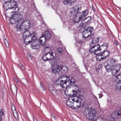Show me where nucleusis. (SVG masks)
Instances as JSON below:
<instances>
[{"label":"nucleus","mask_w":121,"mask_h":121,"mask_svg":"<svg viewBox=\"0 0 121 121\" xmlns=\"http://www.w3.org/2000/svg\"><path fill=\"white\" fill-rule=\"evenodd\" d=\"M81 99L77 97H71L67 100L66 104L69 107L74 109H78L81 105Z\"/></svg>","instance_id":"nucleus-1"},{"label":"nucleus","mask_w":121,"mask_h":121,"mask_svg":"<svg viewBox=\"0 0 121 121\" xmlns=\"http://www.w3.org/2000/svg\"><path fill=\"white\" fill-rule=\"evenodd\" d=\"M83 112L88 119L93 121L95 120L96 113L94 109L88 108L85 109Z\"/></svg>","instance_id":"nucleus-2"},{"label":"nucleus","mask_w":121,"mask_h":121,"mask_svg":"<svg viewBox=\"0 0 121 121\" xmlns=\"http://www.w3.org/2000/svg\"><path fill=\"white\" fill-rule=\"evenodd\" d=\"M100 46L99 44L93 45L91 44L90 45L89 52L91 53L95 54L98 51H100L101 50Z\"/></svg>","instance_id":"nucleus-3"},{"label":"nucleus","mask_w":121,"mask_h":121,"mask_svg":"<svg viewBox=\"0 0 121 121\" xmlns=\"http://www.w3.org/2000/svg\"><path fill=\"white\" fill-rule=\"evenodd\" d=\"M66 79L60 80V86L63 88L69 89L70 87L69 85V78L66 76L65 77Z\"/></svg>","instance_id":"nucleus-4"},{"label":"nucleus","mask_w":121,"mask_h":121,"mask_svg":"<svg viewBox=\"0 0 121 121\" xmlns=\"http://www.w3.org/2000/svg\"><path fill=\"white\" fill-rule=\"evenodd\" d=\"M53 52H48L46 53L42 57V59L44 61H49L53 60L54 58V56L53 54Z\"/></svg>","instance_id":"nucleus-5"},{"label":"nucleus","mask_w":121,"mask_h":121,"mask_svg":"<svg viewBox=\"0 0 121 121\" xmlns=\"http://www.w3.org/2000/svg\"><path fill=\"white\" fill-rule=\"evenodd\" d=\"M19 22L21 25H22V29L23 30L24 29L25 30L29 28L30 22L29 20L27 19L24 21L23 20L22 21H20Z\"/></svg>","instance_id":"nucleus-6"},{"label":"nucleus","mask_w":121,"mask_h":121,"mask_svg":"<svg viewBox=\"0 0 121 121\" xmlns=\"http://www.w3.org/2000/svg\"><path fill=\"white\" fill-rule=\"evenodd\" d=\"M81 6L80 5L75 6L70 11V14L73 16L77 15L78 13L81 11Z\"/></svg>","instance_id":"nucleus-7"},{"label":"nucleus","mask_w":121,"mask_h":121,"mask_svg":"<svg viewBox=\"0 0 121 121\" xmlns=\"http://www.w3.org/2000/svg\"><path fill=\"white\" fill-rule=\"evenodd\" d=\"M13 6H15V3H13L12 2H8L6 1L3 5V7L4 9L7 10L9 9H12Z\"/></svg>","instance_id":"nucleus-8"},{"label":"nucleus","mask_w":121,"mask_h":121,"mask_svg":"<svg viewBox=\"0 0 121 121\" xmlns=\"http://www.w3.org/2000/svg\"><path fill=\"white\" fill-rule=\"evenodd\" d=\"M26 31H24L23 34V37L24 39V43L26 44H29V41H26V39L27 38H29L31 36V34H30V32L27 30H26Z\"/></svg>","instance_id":"nucleus-9"},{"label":"nucleus","mask_w":121,"mask_h":121,"mask_svg":"<svg viewBox=\"0 0 121 121\" xmlns=\"http://www.w3.org/2000/svg\"><path fill=\"white\" fill-rule=\"evenodd\" d=\"M80 11L77 14H78V15L79 18V19L80 20H82V21L83 19L88 14V11L87 10H86L84 12H81Z\"/></svg>","instance_id":"nucleus-10"},{"label":"nucleus","mask_w":121,"mask_h":121,"mask_svg":"<svg viewBox=\"0 0 121 121\" xmlns=\"http://www.w3.org/2000/svg\"><path fill=\"white\" fill-rule=\"evenodd\" d=\"M116 78L117 79H119V81L116 85V88L118 90H121V74L117 75Z\"/></svg>","instance_id":"nucleus-11"},{"label":"nucleus","mask_w":121,"mask_h":121,"mask_svg":"<svg viewBox=\"0 0 121 121\" xmlns=\"http://www.w3.org/2000/svg\"><path fill=\"white\" fill-rule=\"evenodd\" d=\"M13 16L17 21V23H20V21H22L23 20L22 19L23 17L22 15L19 13L14 14Z\"/></svg>","instance_id":"nucleus-12"},{"label":"nucleus","mask_w":121,"mask_h":121,"mask_svg":"<svg viewBox=\"0 0 121 121\" xmlns=\"http://www.w3.org/2000/svg\"><path fill=\"white\" fill-rule=\"evenodd\" d=\"M42 36L39 39V42L41 46L44 45L46 44L47 39L44 37V35L43 34Z\"/></svg>","instance_id":"nucleus-13"},{"label":"nucleus","mask_w":121,"mask_h":121,"mask_svg":"<svg viewBox=\"0 0 121 121\" xmlns=\"http://www.w3.org/2000/svg\"><path fill=\"white\" fill-rule=\"evenodd\" d=\"M117 60L113 58L108 60L107 61V63L110 65L111 66H112L114 67V65H115V66H116V65L115 64V63H117Z\"/></svg>","instance_id":"nucleus-14"},{"label":"nucleus","mask_w":121,"mask_h":121,"mask_svg":"<svg viewBox=\"0 0 121 121\" xmlns=\"http://www.w3.org/2000/svg\"><path fill=\"white\" fill-rule=\"evenodd\" d=\"M117 64L116 65V66H115V65H114V67H113L111 70V71H110L113 75H115L118 72L117 68Z\"/></svg>","instance_id":"nucleus-15"},{"label":"nucleus","mask_w":121,"mask_h":121,"mask_svg":"<svg viewBox=\"0 0 121 121\" xmlns=\"http://www.w3.org/2000/svg\"><path fill=\"white\" fill-rule=\"evenodd\" d=\"M91 34L89 32H88L87 31L85 30L82 33V36L83 37L86 38L90 36Z\"/></svg>","instance_id":"nucleus-16"},{"label":"nucleus","mask_w":121,"mask_h":121,"mask_svg":"<svg viewBox=\"0 0 121 121\" xmlns=\"http://www.w3.org/2000/svg\"><path fill=\"white\" fill-rule=\"evenodd\" d=\"M64 50L62 48L59 47L56 50V53L59 55H62L64 52Z\"/></svg>","instance_id":"nucleus-17"},{"label":"nucleus","mask_w":121,"mask_h":121,"mask_svg":"<svg viewBox=\"0 0 121 121\" xmlns=\"http://www.w3.org/2000/svg\"><path fill=\"white\" fill-rule=\"evenodd\" d=\"M96 55V58L97 60H104L105 59V57H101L102 56V53H98L97 55Z\"/></svg>","instance_id":"nucleus-18"},{"label":"nucleus","mask_w":121,"mask_h":121,"mask_svg":"<svg viewBox=\"0 0 121 121\" xmlns=\"http://www.w3.org/2000/svg\"><path fill=\"white\" fill-rule=\"evenodd\" d=\"M74 94H75L76 95L75 96L77 97L81 98V103L82 100V99L83 97L82 93H81L80 91H78L75 93Z\"/></svg>","instance_id":"nucleus-19"},{"label":"nucleus","mask_w":121,"mask_h":121,"mask_svg":"<svg viewBox=\"0 0 121 121\" xmlns=\"http://www.w3.org/2000/svg\"><path fill=\"white\" fill-rule=\"evenodd\" d=\"M49 89L50 91L52 93V94L54 96H56L58 95L57 92L56 90L54 88H53V89H52V88L50 87V86H49Z\"/></svg>","instance_id":"nucleus-20"},{"label":"nucleus","mask_w":121,"mask_h":121,"mask_svg":"<svg viewBox=\"0 0 121 121\" xmlns=\"http://www.w3.org/2000/svg\"><path fill=\"white\" fill-rule=\"evenodd\" d=\"M57 65H58V68H57V70L58 71V73L59 72H60L61 70H62L64 71H65V70L64 69L66 68V69H68V68L66 67H63L62 65H60L59 64H57Z\"/></svg>","instance_id":"nucleus-21"},{"label":"nucleus","mask_w":121,"mask_h":121,"mask_svg":"<svg viewBox=\"0 0 121 121\" xmlns=\"http://www.w3.org/2000/svg\"><path fill=\"white\" fill-rule=\"evenodd\" d=\"M31 42H35V41H36V40H38V38L35 36V33H32L31 34Z\"/></svg>","instance_id":"nucleus-22"},{"label":"nucleus","mask_w":121,"mask_h":121,"mask_svg":"<svg viewBox=\"0 0 121 121\" xmlns=\"http://www.w3.org/2000/svg\"><path fill=\"white\" fill-rule=\"evenodd\" d=\"M11 89L13 94L14 93H17V88L15 85H13L11 86Z\"/></svg>","instance_id":"nucleus-23"},{"label":"nucleus","mask_w":121,"mask_h":121,"mask_svg":"<svg viewBox=\"0 0 121 121\" xmlns=\"http://www.w3.org/2000/svg\"><path fill=\"white\" fill-rule=\"evenodd\" d=\"M22 25H21L20 23H17V22L16 23V26L15 27V28L16 30L17 31L19 30H22L21 29V27L22 28Z\"/></svg>","instance_id":"nucleus-24"},{"label":"nucleus","mask_w":121,"mask_h":121,"mask_svg":"<svg viewBox=\"0 0 121 121\" xmlns=\"http://www.w3.org/2000/svg\"><path fill=\"white\" fill-rule=\"evenodd\" d=\"M51 36L50 33L48 30H46L45 32V36L44 37L47 39H48L50 38Z\"/></svg>","instance_id":"nucleus-25"},{"label":"nucleus","mask_w":121,"mask_h":121,"mask_svg":"<svg viewBox=\"0 0 121 121\" xmlns=\"http://www.w3.org/2000/svg\"><path fill=\"white\" fill-rule=\"evenodd\" d=\"M105 67L106 71L107 72H109L111 70L113 67L112 66H111L110 65L107 64V65H105Z\"/></svg>","instance_id":"nucleus-26"},{"label":"nucleus","mask_w":121,"mask_h":121,"mask_svg":"<svg viewBox=\"0 0 121 121\" xmlns=\"http://www.w3.org/2000/svg\"><path fill=\"white\" fill-rule=\"evenodd\" d=\"M69 85L70 87L74 85L76 82L75 80L73 78H72L70 79H69Z\"/></svg>","instance_id":"nucleus-27"},{"label":"nucleus","mask_w":121,"mask_h":121,"mask_svg":"<svg viewBox=\"0 0 121 121\" xmlns=\"http://www.w3.org/2000/svg\"><path fill=\"white\" fill-rule=\"evenodd\" d=\"M83 25H84L83 26L84 28L85 29L86 28V25L85 24V23H84L83 21L81 22H80V23H78L77 25L78 27L79 28L82 27Z\"/></svg>","instance_id":"nucleus-28"},{"label":"nucleus","mask_w":121,"mask_h":121,"mask_svg":"<svg viewBox=\"0 0 121 121\" xmlns=\"http://www.w3.org/2000/svg\"><path fill=\"white\" fill-rule=\"evenodd\" d=\"M58 65H54L52 69L53 72L54 73H58V71L57 70V68H58Z\"/></svg>","instance_id":"nucleus-29"},{"label":"nucleus","mask_w":121,"mask_h":121,"mask_svg":"<svg viewBox=\"0 0 121 121\" xmlns=\"http://www.w3.org/2000/svg\"><path fill=\"white\" fill-rule=\"evenodd\" d=\"M100 53H102V56H103V57H105V59L107 56L109 55V52L108 51H104Z\"/></svg>","instance_id":"nucleus-30"},{"label":"nucleus","mask_w":121,"mask_h":121,"mask_svg":"<svg viewBox=\"0 0 121 121\" xmlns=\"http://www.w3.org/2000/svg\"><path fill=\"white\" fill-rule=\"evenodd\" d=\"M17 21L16 19H15V18L13 16L11 18L9 21L10 23L11 24H14L16 23Z\"/></svg>","instance_id":"nucleus-31"},{"label":"nucleus","mask_w":121,"mask_h":121,"mask_svg":"<svg viewBox=\"0 0 121 121\" xmlns=\"http://www.w3.org/2000/svg\"><path fill=\"white\" fill-rule=\"evenodd\" d=\"M91 18V17H88L86 18L82 21L86 25L88 22L90 20Z\"/></svg>","instance_id":"nucleus-32"},{"label":"nucleus","mask_w":121,"mask_h":121,"mask_svg":"<svg viewBox=\"0 0 121 121\" xmlns=\"http://www.w3.org/2000/svg\"><path fill=\"white\" fill-rule=\"evenodd\" d=\"M95 121H108L107 120L104 118H102L101 116H99L98 117L96 118Z\"/></svg>","instance_id":"nucleus-33"},{"label":"nucleus","mask_w":121,"mask_h":121,"mask_svg":"<svg viewBox=\"0 0 121 121\" xmlns=\"http://www.w3.org/2000/svg\"><path fill=\"white\" fill-rule=\"evenodd\" d=\"M99 38L98 37H96L94 38L93 39L92 41L91 42V44H95L97 43H98L99 41Z\"/></svg>","instance_id":"nucleus-34"},{"label":"nucleus","mask_w":121,"mask_h":121,"mask_svg":"<svg viewBox=\"0 0 121 121\" xmlns=\"http://www.w3.org/2000/svg\"><path fill=\"white\" fill-rule=\"evenodd\" d=\"M78 15V14H77V15L75 16L73 18V21L75 22H77L80 21Z\"/></svg>","instance_id":"nucleus-35"},{"label":"nucleus","mask_w":121,"mask_h":121,"mask_svg":"<svg viewBox=\"0 0 121 121\" xmlns=\"http://www.w3.org/2000/svg\"><path fill=\"white\" fill-rule=\"evenodd\" d=\"M86 29L85 30L87 31L88 32H89L90 34H91V32L94 29L93 28L91 27H89L87 28H86Z\"/></svg>","instance_id":"nucleus-36"},{"label":"nucleus","mask_w":121,"mask_h":121,"mask_svg":"<svg viewBox=\"0 0 121 121\" xmlns=\"http://www.w3.org/2000/svg\"><path fill=\"white\" fill-rule=\"evenodd\" d=\"M116 115H115V117L117 118L120 117H121V110L118 111L117 113L115 112ZM114 117L115 116H114Z\"/></svg>","instance_id":"nucleus-37"},{"label":"nucleus","mask_w":121,"mask_h":121,"mask_svg":"<svg viewBox=\"0 0 121 121\" xmlns=\"http://www.w3.org/2000/svg\"><path fill=\"white\" fill-rule=\"evenodd\" d=\"M49 46H45L44 47V51L46 53L48 52H50L51 51V49L49 48Z\"/></svg>","instance_id":"nucleus-38"},{"label":"nucleus","mask_w":121,"mask_h":121,"mask_svg":"<svg viewBox=\"0 0 121 121\" xmlns=\"http://www.w3.org/2000/svg\"><path fill=\"white\" fill-rule=\"evenodd\" d=\"M72 86L74 87L75 88V90H73V92L74 94L75 93L78 91V86L77 84H75L74 85Z\"/></svg>","instance_id":"nucleus-39"},{"label":"nucleus","mask_w":121,"mask_h":121,"mask_svg":"<svg viewBox=\"0 0 121 121\" xmlns=\"http://www.w3.org/2000/svg\"><path fill=\"white\" fill-rule=\"evenodd\" d=\"M6 37L5 36H4V43L6 47H8L9 46V44L8 41L6 39Z\"/></svg>","instance_id":"nucleus-40"},{"label":"nucleus","mask_w":121,"mask_h":121,"mask_svg":"<svg viewBox=\"0 0 121 121\" xmlns=\"http://www.w3.org/2000/svg\"><path fill=\"white\" fill-rule=\"evenodd\" d=\"M13 9V12H17L19 10V9L18 7L16 6V5L15 6H13L12 9Z\"/></svg>","instance_id":"nucleus-41"},{"label":"nucleus","mask_w":121,"mask_h":121,"mask_svg":"<svg viewBox=\"0 0 121 121\" xmlns=\"http://www.w3.org/2000/svg\"><path fill=\"white\" fill-rule=\"evenodd\" d=\"M21 82L25 85H26L27 83V80L25 78H23L22 79Z\"/></svg>","instance_id":"nucleus-42"},{"label":"nucleus","mask_w":121,"mask_h":121,"mask_svg":"<svg viewBox=\"0 0 121 121\" xmlns=\"http://www.w3.org/2000/svg\"><path fill=\"white\" fill-rule=\"evenodd\" d=\"M82 40H78L76 42V44H77L78 47L80 46L82 44Z\"/></svg>","instance_id":"nucleus-43"},{"label":"nucleus","mask_w":121,"mask_h":121,"mask_svg":"<svg viewBox=\"0 0 121 121\" xmlns=\"http://www.w3.org/2000/svg\"><path fill=\"white\" fill-rule=\"evenodd\" d=\"M63 3L65 4L66 5L67 4L69 5V0H64L63 2Z\"/></svg>","instance_id":"nucleus-44"},{"label":"nucleus","mask_w":121,"mask_h":121,"mask_svg":"<svg viewBox=\"0 0 121 121\" xmlns=\"http://www.w3.org/2000/svg\"><path fill=\"white\" fill-rule=\"evenodd\" d=\"M76 0H69V5H71L73 4L75 1Z\"/></svg>","instance_id":"nucleus-45"},{"label":"nucleus","mask_w":121,"mask_h":121,"mask_svg":"<svg viewBox=\"0 0 121 121\" xmlns=\"http://www.w3.org/2000/svg\"><path fill=\"white\" fill-rule=\"evenodd\" d=\"M31 47L33 49H36V44L35 45L33 44V43L32 44H31Z\"/></svg>","instance_id":"nucleus-46"},{"label":"nucleus","mask_w":121,"mask_h":121,"mask_svg":"<svg viewBox=\"0 0 121 121\" xmlns=\"http://www.w3.org/2000/svg\"><path fill=\"white\" fill-rule=\"evenodd\" d=\"M13 115L14 117L16 119L18 118V114L17 112H16L15 114L13 113Z\"/></svg>","instance_id":"nucleus-47"},{"label":"nucleus","mask_w":121,"mask_h":121,"mask_svg":"<svg viewBox=\"0 0 121 121\" xmlns=\"http://www.w3.org/2000/svg\"><path fill=\"white\" fill-rule=\"evenodd\" d=\"M21 0H12V2L13 3H15V5H16V2H18L20 1Z\"/></svg>","instance_id":"nucleus-48"},{"label":"nucleus","mask_w":121,"mask_h":121,"mask_svg":"<svg viewBox=\"0 0 121 121\" xmlns=\"http://www.w3.org/2000/svg\"><path fill=\"white\" fill-rule=\"evenodd\" d=\"M108 46V44L107 43H104L103 44V46H104L105 47H106V48Z\"/></svg>","instance_id":"nucleus-49"},{"label":"nucleus","mask_w":121,"mask_h":121,"mask_svg":"<svg viewBox=\"0 0 121 121\" xmlns=\"http://www.w3.org/2000/svg\"><path fill=\"white\" fill-rule=\"evenodd\" d=\"M39 44H40V43H39V45L36 44V49H38L39 48V46L40 45H39Z\"/></svg>","instance_id":"nucleus-50"},{"label":"nucleus","mask_w":121,"mask_h":121,"mask_svg":"<svg viewBox=\"0 0 121 121\" xmlns=\"http://www.w3.org/2000/svg\"><path fill=\"white\" fill-rule=\"evenodd\" d=\"M0 113L2 115H4V114L3 113V112L2 111V109H1L0 110Z\"/></svg>","instance_id":"nucleus-51"},{"label":"nucleus","mask_w":121,"mask_h":121,"mask_svg":"<svg viewBox=\"0 0 121 121\" xmlns=\"http://www.w3.org/2000/svg\"><path fill=\"white\" fill-rule=\"evenodd\" d=\"M27 56H28V59H31L30 56V54H27Z\"/></svg>","instance_id":"nucleus-52"},{"label":"nucleus","mask_w":121,"mask_h":121,"mask_svg":"<svg viewBox=\"0 0 121 121\" xmlns=\"http://www.w3.org/2000/svg\"><path fill=\"white\" fill-rule=\"evenodd\" d=\"M23 65H22L21 64V63H20L19 64V65H18V66H19V67L21 68V67H22L23 66Z\"/></svg>","instance_id":"nucleus-53"},{"label":"nucleus","mask_w":121,"mask_h":121,"mask_svg":"<svg viewBox=\"0 0 121 121\" xmlns=\"http://www.w3.org/2000/svg\"><path fill=\"white\" fill-rule=\"evenodd\" d=\"M21 69L23 71H24L25 69V68L24 67V66L23 65V66L21 67Z\"/></svg>","instance_id":"nucleus-54"},{"label":"nucleus","mask_w":121,"mask_h":121,"mask_svg":"<svg viewBox=\"0 0 121 121\" xmlns=\"http://www.w3.org/2000/svg\"><path fill=\"white\" fill-rule=\"evenodd\" d=\"M114 43H115L116 45H118V43L117 42V41H116V40H115L114 41Z\"/></svg>","instance_id":"nucleus-55"},{"label":"nucleus","mask_w":121,"mask_h":121,"mask_svg":"<svg viewBox=\"0 0 121 121\" xmlns=\"http://www.w3.org/2000/svg\"><path fill=\"white\" fill-rule=\"evenodd\" d=\"M52 117L55 120H56V117L55 116H53V115H52Z\"/></svg>","instance_id":"nucleus-56"},{"label":"nucleus","mask_w":121,"mask_h":121,"mask_svg":"<svg viewBox=\"0 0 121 121\" xmlns=\"http://www.w3.org/2000/svg\"><path fill=\"white\" fill-rule=\"evenodd\" d=\"M14 79L15 80V81L17 83H18L19 82V81H17V80L16 78H14Z\"/></svg>","instance_id":"nucleus-57"},{"label":"nucleus","mask_w":121,"mask_h":121,"mask_svg":"<svg viewBox=\"0 0 121 121\" xmlns=\"http://www.w3.org/2000/svg\"><path fill=\"white\" fill-rule=\"evenodd\" d=\"M92 8L93 11H95V9L93 5L92 6Z\"/></svg>","instance_id":"nucleus-58"},{"label":"nucleus","mask_w":121,"mask_h":121,"mask_svg":"<svg viewBox=\"0 0 121 121\" xmlns=\"http://www.w3.org/2000/svg\"><path fill=\"white\" fill-rule=\"evenodd\" d=\"M26 41H29V42H29V43H30V42H31V41H30L28 39V38H27V39H26Z\"/></svg>","instance_id":"nucleus-59"},{"label":"nucleus","mask_w":121,"mask_h":121,"mask_svg":"<svg viewBox=\"0 0 121 121\" xmlns=\"http://www.w3.org/2000/svg\"><path fill=\"white\" fill-rule=\"evenodd\" d=\"M41 88H42V89H43V90H44V88H43V85H42V86H41Z\"/></svg>","instance_id":"nucleus-60"},{"label":"nucleus","mask_w":121,"mask_h":121,"mask_svg":"<svg viewBox=\"0 0 121 121\" xmlns=\"http://www.w3.org/2000/svg\"><path fill=\"white\" fill-rule=\"evenodd\" d=\"M0 121H2V118L1 117V116L0 114Z\"/></svg>","instance_id":"nucleus-61"},{"label":"nucleus","mask_w":121,"mask_h":121,"mask_svg":"<svg viewBox=\"0 0 121 121\" xmlns=\"http://www.w3.org/2000/svg\"><path fill=\"white\" fill-rule=\"evenodd\" d=\"M40 85L41 86L43 85V84L42 82H40Z\"/></svg>","instance_id":"nucleus-62"}]
</instances>
